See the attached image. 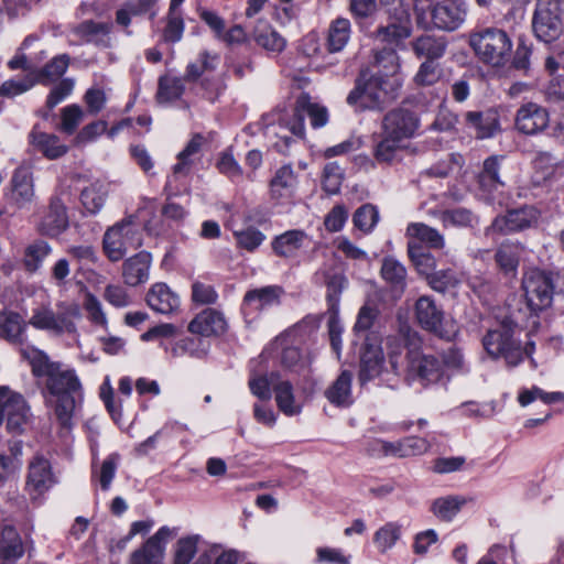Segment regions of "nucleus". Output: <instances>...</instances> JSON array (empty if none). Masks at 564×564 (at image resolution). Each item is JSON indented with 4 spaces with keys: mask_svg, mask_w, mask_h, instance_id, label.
Returning a JSON list of instances; mask_svg holds the SVG:
<instances>
[{
    "mask_svg": "<svg viewBox=\"0 0 564 564\" xmlns=\"http://www.w3.org/2000/svg\"><path fill=\"white\" fill-rule=\"evenodd\" d=\"M152 257L147 251H141L124 260L122 264V278L126 284L137 286L149 280Z\"/></svg>",
    "mask_w": 564,
    "mask_h": 564,
    "instance_id": "25",
    "label": "nucleus"
},
{
    "mask_svg": "<svg viewBox=\"0 0 564 564\" xmlns=\"http://www.w3.org/2000/svg\"><path fill=\"white\" fill-rule=\"evenodd\" d=\"M202 556L208 558V564H238L243 560L240 552L236 550H220L218 546L210 547Z\"/></svg>",
    "mask_w": 564,
    "mask_h": 564,
    "instance_id": "64",
    "label": "nucleus"
},
{
    "mask_svg": "<svg viewBox=\"0 0 564 564\" xmlns=\"http://www.w3.org/2000/svg\"><path fill=\"white\" fill-rule=\"evenodd\" d=\"M149 306L161 314H171L180 306V299L165 283H155L147 295Z\"/></svg>",
    "mask_w": 564,
    "mask_h": 564,
    "instance_id": "29",
    "label": "nucleus"
},
{
    "mask_svg": "<svg viewBox=\"0 0 564 564\" xmlns=\"http://www.w3.org/2000/svg\"><path fill=\"white\" fill-rule=\"evenodd\" d=\"M446 41L442 36L433 35H421L416 37L412 43V50L417 57H426V61H433L441 58L446 51Z\"/></svg>",
    "mask_w": 564,
    "mask_h": 564,
    "instance_id": "34",
    "label": "nucleus"
},
{
    "mask_svg": "<svg viewBox=\"0 0 564 564\" xmlns=\"http://www.w3.org/2000/svg\"><path fill=\"white\" fill-rule=\"evenodd\" d=\"M516 325L503 321L487 330L482 337V346L492 359H503L508 367H517L524 360L521 341L514 337Z\"/></svg>",
    "mask_w": 564,
    "mask_h": 564,
    "instance_id": "5",
    "label": "nucleus"
},
{
    "mask_svg": "<svg viewBox=\"0 0 564 564\" xmlns=\"http://www.w3.org/2000/svg\"><path fill=\"white\" fill-rule=\"evenodd\" d=\"M409 341L413 348L406 352V380L417 381L423 387L437 383L444 376L442 362L434 355L423 354L419 349L417 334L409 335Z\"/></svg>",
    "mask_w": 564,
    "mask_h": 564,
    "instance_id": "8",
    "label": "nucleus"
},
{
    "mask_svg": "<svg viewBox=\"0 0 564 564\" xmlns=\"http://www.w3.org/2000/svg\"><path fill=\"white\" fill-rule=\"evenodd\" d=\"M310 118L311 126L315 129L324 127L328 121L326 107L311 100L307 94L297 97L294 108L278 115L280 131L275 134L289 145L292 137L303 138L305 132L304 119Z\"/></svg>",
    "mask_w": 564,
    "mask_h": 564,
    "instance_id": "2",
    "label": "nucleus"
},
{
    "mask_svg": "<svg viewBox=\"0 0 564 564\" xmlns=\"http://www.w3.org/2000/svg\"><path fill=\"white\" fill-rule=\"evenodd\" d=\"M273 391L276 405L283 414L294 416L302 412V404L295 399L293 386L290 381L279 380L273 386Z\"/></svg>",
    "mask_w": 564,
    "mask_h": 564,
    "instance_id": "36",
    "label": "nucleus"
},
{
    "mask_svg": "<svg viewBox=\"0 0 564 564\" xmlns=\"http://www.w3.org/2000/svg\"><path fill=\"white\" fill-rule=\"evenodd\" d=\"M297 185L296 175L291 165H283L270 182V194L273 199H289L294 195Z\"/></svg>",
    "mask_w": 564,
    "mask_h": 564,
    "instance_id": "32",
    "label": "nucleus"
},
{
    "mask_svg": "<svg viewBox=\"0 0 564 564\" xmlns=\"http://www.w3.org/2000/svg\"><path fill=\"white\" fill-rule=\"evenodd\" d=\"M251 37L260 47L270 53H281L286 45L284 37L263 20L256 23Z\"/></svg>",
    "mask_w": 564,
    "mask_h": 564,
    "instance_id": "31",
    "label": "nucleus"
},
{
    "mask_svg": "<svg viewBox=\"0 0 564 564\" xmlns=\"http://www.w3.org/2000/svg\"><path fill=\"white\" fill-rule=\"evenodd\" d=\"M55 313L50 305H41L33 310L28 324L39 330L54 335L75 334V321L82 317L80 307L76 303H59Z\"/></svg>",
    "mask_w": 564,
    "mask_h": 564,
    "instance_id": "6",
    "label": "nucleus"
},
{
    "mask_svg": "<svg viewBox=\"0 0 564 564\" xmlns=\"http://www.w3.org/2000/svg\"><path fill=\"white\" fill-rule=\"evenodd\" d=\"M379 220L377 208L370 204L360 206L354 214L352 221L356 228L365 234H369Z\"/></svg>",
    "mask_w": 564,
    "mask_h": 564,
    "instance_id": "58",
    "label": "nucleus"
},
{
    "mask_svg": "<svg viewBox=\"0 0 564 564\" xmlns=\"http://www.w3.org/2000/svg\"><path fill=\"white\" fill-rule=\"evenodd\" d=\"M410 34V18L404 21H395L394 19H391V22L387 26H381L377 30L376 37L381 42L393 44L409 37Z\"/></svg>",
    "mask_w": 564,
    "mask_h": 564,
    "instance_id": "48",
    "label": "nucleus"
},
{
    "mask_svg": "<svg viewBox=\"0 0 564 564\" xmlns=\"http://www.w3.org/2000/svg\"><path fill=\"white\" fill-rule=\"evenodd\" d=\"M443 75V70L436 62H423L414 76V83L417 86H432L436 84Z\"/></svg>",
    "mask_w": 564,
    "mask_h": 564,
    "instance_id": "61",
    "label": "nucleus"
},
{
    "mask_svg": "<svg viewBox=\"0 0 564 564\" xmlns=\"http://www.w3.org/2000/svg\"><path fill=\"white\" fill-rule=\"evenodd\" d=\"M408 253L417 272L427 280L436 269L435 258L431 253L423 251L419 243L414 241H409Z\"/></svg>",
    "mask_w": 564,
    "mask_h": 564,
    "instance_id": "47",
    "label": "nucleus"
},
{
    "mask_svg": "<svg viewBox=\"0 0 564 564\" xmlns=\"http://www.w3.org/2000/svg\"><path fill=\"white\" fill-rule=\"evenodd\" d=\"M112 24L110 22H96L85 20L72 29L73 34L86 43H94L98 46L107 47L110 44V32Z\"/></svg>",
    "mask_w": 564,
    "mask_h": 564,
    "instance_id": "26",
    "label": "nucleus"
},
{
    "mask_svg": "<svg viewBox=\"0 0 564 564\" xmlns=\"http://www.w3.org/2000/svg\"><path fill=\"white\" fill-rule=\"evenodd\" d=\"M23 553L24 546L15 528L3 524L0 530V554L4 558H19Z\"/></svg>",
    "mask_w": 564,
    "mask_h": 564,
    "instance_id": "41",
    "label": "nucleus"
},
{
    "mask_svg": "<svg viewBox=\"0 0 564 564\" xmlns=\"http://www.w3.org/2000/svg\"><path fill=\"white\" fill-rule=\"evenodd\" d=\"M108 189L106 184L94 182L82 191L80 198L83 206L91 214L99 212L107 198Z\"/></svg>",
    "mask_w": 564,
    "mask_h": 564,
    "instance_id": "45",
    "label": "nucleus"
},
{
    "mask_svg": "<svg viewBox=\"0 0 564 564\" xmlns=\"http://www.w3.org/2000/svg\"><path fill=\"white\" fill-rule=\"evenodd\" d=\"M469 44L476 56L495 67L506 65L512 53V41L508 33L498 28H485L470 34Z\"/></svg>",
    "mask_w": 564,
    "mask_h": 564,
    "instance_id": "3",
    "label": "nucleus"
},
{
    "mask_svg": "<svg viewBox=\"0 0 564 564\" xmlns=\"http://www.w3.org/2000/svg\"><path fill=\"white\" fill-rule=\"evenodd\" d=\"M433 215H437L445 228H471L478 224V217L470 209L464 207L434 212Z\"/></svg>",
    "mask_w": 564,
    "mask_h": 564,
    "instance_id": "39",
    "label": "nucleus"
},
{
    "mask_svg": "<svg viewBox=\"0 0 564 564\" xmlns=\"http://www.w3.org/2000/svg\"><path fill=\"white\" fill-rule=\"evenodd\" d=\"M159 0H131L124 3L116 13V21L122 26H128L131 22V17L150 14V19L156 15V3Z\"/></svg>",
    "mask_w": 564,
    "mask_h": 564,
    "instance_id": "37",
    "label": "nucleus"
},
{
    "mask_svg": "<svg viewBox=\"0 0 564 564\" xmlns=\"http://www.w3.org/2000/svg\"><path fill=\"white\" fill-rule=\"evenodd\" d=\"M522 288L529 306L543 310L551 305L554 293L552 276L539 270H532L523 276Z\"/></svg>",
    "mask_w": 564,
    "mask_h": 564,
    "instance_id": "12",
    "label": "nucleus"
},
{
    "mask_svg": "<svg viewBox=\"0 0 564 564\" xmlns=\"http://www.w3.org/2000/svg\"><path fill=\"white\" fill-rule=\"evenodd\" d=\"M352 373L343 370L337 379L326 389L325 397L334 405L346 408L352 404Z\"/></svg>",
    "mask_w": 564,
    "mask_h": 564,
    "instance_id": "33",
    "label": "nucleus"
},
{
    "mask_svg": "<svg viewBox=\"0 0 564 564\" xmlns=\"http://www.w3.org/2000/svg\"><path fill=\"white\" fill-rule=\"evenodd\" d=\"M400 535L401 527L394 522H389L375 533L373 542L378 550L384 553L395 544Z\"/></svg>",
    "mask_w": 564,
    "mask_h": 564,
    "instance_id": "57",
    "label": "nucleus"
},
{
    "mask_svg": "<svg viewBox=\"0 0 564 564\" xmlns=\"http://www.w3.org/2000/svg\"><path fill=\"white\" fill-rule=\"evenodd\" d=\"M467 501L468 499L463 496L441 497L432 502L431 511L437 519L449 522L456 517Z\"/></svg>",
    "mask_w": 564,
    "mask_h": 564,
    "instance_id": "40",
    "label": "nucleus"
},
{
    "mask_svg": "<svg viewBox=\"0 0 564 564\" xmlns=\"http://www.w3.org/2000/svg\"><path fill=\"white\" fill-rule=\"evenodd\" d=\"M185 24L181 10L169 9L162 40L166 43H177L182 40Z\"/></svg>",
    "mask_w": 564,
    "mask_h": 564,
    "instance_id": "52",
    "label": "nucleus"
},
{
    "mask_svg": "<svg viewBox=\"0 0 564 564\" xmlns=\"http://www.w3.org/2000/svg\"><path fill=\"white\" fill-rule=\"evenodd\" d=\"M416 334L415 332L408 330L406 335L399 334L393 336H388L386 339V347L388 352L389 362L394 372L399 371L400 366V357L402 355L404 348V341L408 343V350L413 348L409 341V335Z\"/></svg>",
    "mask_w": 564,
    "mask_h": 564,
    "instance_id": "54",
    "label": "nucleus"
},
{
    "mask_svg": "<svg viewBox=\"0 0 564 564\" xmlns=\"http://www.w3.org/2000/svg\"><path fill=\"white\" fill-rule=\"evenodd\" d=\"M279 376L272 372L270 376L251 377L249 388L251 392L261 400L271 399V389L279 382Z\"/></svg>",
    "mask_w": 564,
    "mask_h": 564,
    "instance_id": "63",
    "label": "nucleus"
},
{
    "mask_svg": "<svg viewBox=\"0 0 564 564\" xmlns=\"http://www.w3.org/2000/svg\"><path fill=\"white\" fill-rule=\"evenodd\" d=\"M29 143L34 151L41 153L47 160H57L64 156L69 148L54 133L42 131L35 124L29 133Z\"/></svg>",
    "mask_w": 564,
    "mask_h": 564,
    "instance_id": "20",
    "label": "nucleus"
},
{
    "mask_svg": "<svg viewBox=\"0 0 564 564\" xmlns=\"http://www.w3.org/2000/svg\"><path fill=\"white\" fill-rule=\"evenodd\" d=\"M351 26L348 19L337 18L328 29L327 47L332 53L341 51L350 39Z\"/></svg>",
    "mask_w": 564,
    "mask_h": 564,
    "instance_id": "42",
    "label": "nucleus"
},
{
    "mask_svg": "<svg viewBox=\"0 0 564 564\" xmlns=\"http://www.w3.org/2000/svg\"><path fill=\"white\" fill-rule=\"evenodd\" d=\"M410 241L422 242L432 249H442L445 246L444 236L435 228L423 223H412L406 228Z\"/></svg>",
    "mask_w": 564,
    "mask_h": 564,
    "instance_id": "35",
    "label": "nucleus"
},
{
    "mask_svg": "<svg viewBox=\"0 0 564 564\" xmlns=\"http://www.w3.org/2000/svg\"><path fill=\"white\" fill-rule=\"evenodd\" d=\"M467 11L465 0H442L431 7V21L438 30L455 31L465 22Z\"/></svg>",
    "mask_w": 564,
    "mask_h": 564,
    "instance_id": "14",
    "label": "nucleus"
},
{
    "mask_svg": "<svg viewBox=\"0 0 564 564\" xmlns=\"http://www.w3.org/2000/svg\"><path fill=\"white\" fill-rule=\"evenodd\" d=\"M558 12L557 0H538L532 26L540 41L549 43L560 36L562 22Z\"/></svg>",
    "mask_w": 564,
    "mask_h": 564,
    "instance_id": "10",
    "label": "nucleus"
},
{
    "mask_svg": "<svg viewBox=\"0 0 564 564\" xmlns=\"http://www.w3.org/2000/svg\"><path fill=\"white\" fill-rule=\"evenodd\" d=\"M119 460L120 455L113 453L104 459L98 469L93 467V478H96L99 481L102 490H108L110 488Z\"/></svg>",
    "mask_w": 564,
    "mask_h": 564,
    "instance_id": "55",
    "label": "nucleus"
},
{
    "mask_svg": "<svg viewBox=\"0 0 564 564\" xmlns=\"http://www.w3.org/2000/svg\"><path fill=\"white\" fill-rule=\"evenodd\" d=\"M415 317L420 326L440 337H444L443 319L444 312L429 295L420 296L414 306Z\"/></svg>",
    "mask_w": 564,
    "mask_h": 564,
    "instance_id": "18",
    "label": "nucleus"
},
{
    "mask_svg": "<svg viewBox=\"0 0 564 564\" xmlns=\"http://www.w3.org/2000/svg\"><path fill=\"white\" fill-rule=\"evenodd\" d=\"M185 90L184 79L163 75L159 78L156 100L160 104L171 102L181 98Z\"/></svg>",
    "mask_w": 564,
    "mask_h": 564,
    "instance_id": "44",
    "label": "nucleus"
},
{
    "mask_svg": "<svg viewBox=\"0 0 564 564\" xmlns=\"http://www.w3.org/2000/svg\"><path fill=\"white\" fill-rule=\"evenodd\" d=\"M26 323L14 312H0V337L12 344H20Z\"/></svg>",
    "mask_w": 564,
    "mask_h": 564,
    "instance_id": "38",
    "label": "nucleus"
},
{
    "mask_svg": "<svg viewBox=\"0 0 564 564\" xmlns=\"http://www.w3.org/2000/svg\"><path fill=\"white\" fill-rule=\"evenodd\" d=\"M381 276L395 290L403 292L405 288L406 270L393 258H384L381 265Z\"/></svg>",
    "mask_w": 564,
    "mask_h": 564,
    "instance_id": "49",
    "label": "nucleus"
},
{
    "mask_svg": "<svg viewBox=\"0 0 564 564\" xmlns=\"http://www.w3.org/2000/svg\"><path fill=\"white\" fill-rule=\"evenodd\" d=\"M234 236L236 238L237 246L249 252L254 251L265 240V235L253 227L235 231Z\"/></svg>",
    "mask_w": 564,
    "mask_h": 564,
    "instance_id": "62",
    "label": "nucleus"
},
{
    "mask_svg": "<svg viewBox=\"0 0 564 564\" xmlns=\"http://www.w3.org/2000/svg\"><path fill=\"white\" fill-rule=\"evenodd\" d=\"M375 65L379 68L378 74L384 79H394L393 76L400 68L399 56L392 48H383L376 52Z\"/></svg>",
    "mask_w": 564,
    "mask_h": 564,
    "instance_id": "51",
    "label": "nucleus"
},
{
    "mask_svg": "<svg viewBox=\"0 0 564 564\" xmlns=\"http://www.w3.org/2000/svg\"><path fill=\"white\" fill-rule=\"evenodd\" d=\"M550 123L547 109L536 102L522 105L516 115V128L524 134H536Z\"/></svg>",
    "mask_w": 564,
    "mask_h": 564,
    "instance_id": "16",
    "label": "nucleus"
},
{
    "mask_svg": "<svg viewBox=\"0 0 564 564\" xmlns=\"http://www.w3.org/2000/svg\"><path fill=\"white\" fill-rule=\"evenodd\" d=\"M68 227V216L66 207L59 197H53L50 202L48 209L39 224L41 234L56 237Z\"/></svg>",
    "mask_w": 564,
    "mask_h": 564,
    "instance_id": "23",
    "label": "nucleus"
},
{
    "mask_svg": "<svg viewBox=\"0 0 564 564\" xmlns=\"http://www.w3.org/2000/svg\"><path fill=\"white\" fill-rule=\"evenodd\" d=\"M284 290L280 285H268L250 290L245 294L242 312L246 316L261 312L267 307L279 304Z\"/></svg>",
    "mask_w": 564,
    "mask_h": 564,
    "instance_id": "21",
    "label": "nucleus"
},
{
    "mask_svg": "<svg viewBox=\"0 0 564 564\" xmlns=\"http://www.w3.org/2000/svg\"><path fill=\"white\" fill-rule=\"evenodd\" d=\"M204 138L200 134H195L187 143L185 149L177 155L178 162L173 166V175H187L193 164L192 156L200 151Z\"/></svg>",
    "mask_w": 564,
    "mask_h": 564,
    "instance_id": "50",
    "label": "nucleus"
},
{
    "mask_svg": "<svg viewBox=\"0 0 564 564\" xmlns=\"http://www.w3.org/2000/svg\"><path fill=\"white\" fill-rule=\"evenodd\" d=\"M68 65L69 56L67 54L55 56L34 76L36 83L47 85L51 82L57 80L65 74Z\"/></svg>",
    "mask_w": 564,
    "mask_h": 564,
    "instance_id": "46",
    "label": "nucleus"
},
{
    "mask_svg": "<svg viewBox=\"0 0 564 564\" xmlns=\"http://www.w3.org/2000/svg\"><path fill=\"white\" fill-rule=\"evenodd\" d=\"M175 535L173 529L160 528L144 544L135 550L130 557V564H158L164 556L167 542Z\"/></svg>",
    "mask_w": 564,
    "mask_h": 564,
    "instance_id": "15",
    "label": "nucleus"
},
{
    "mask_svg": "<svg viewBox=\"0 0 564 564\" xmlns=\"http://www.w3.org/2000/svg\"><path fill=\"white\" fill-rule=\"evenodd\" d=\"M467 126L475 130L477 138L487 139L499 131V116L494 109L468 111L465 115Z\"/></svg>",
    "mask_w": 564,
    "mask_h": 564,
    "instance_id": "27",
    "label": "nucleus"
},
{
    "mask_svg": "<svg viewBox=\"0 0 564 564\" xmlns=\"http://www.w3.org/2000/svg\"><path fill=\"white\" fill-rule=\"evenodd\" d=\"M227 322L221 312L206 308L189 323L188 330L200 336L220 335L226 332Z\"/></svg>",
    "mask_w": 564,
    "mask_h": 564,
    "instance_id": "24",
    "label": "nucleus"
},
{
    "mask_svg": "<svg viewBox=\"0 0 564 564\" xmlns=\"http://www.w3.org/2000/svg\"><path fill=\"white\" fill-rule=\"evenodd\" d=\"M34 197L32 173L25 167L17 169L11 178V203L18 208H24L33 202Z\"/></svg>",
    "mask_w": 564,
    "mask_h": 564,
    "instance_id": "22",
    "label": "nucleus"
},
{
    "mask_svg": "<svg viewBox=\"0 0 564 564\" xmlns=\"http://www.w3.org/2000/svg\"><path fill=\"white\" fill-rule=\"evenodd\" d=\"M51 253V247L46 241L39 240L30 245L24 254V265L28 271L35 272L41 268L44 259Z\"/></svg>",
    "mask_w": 564,
    "mask_h": 564,
    "instance_id": "56",
    "label": "nucleus"
},
{
    "mask_svg": "<svg viewBox=\"0 0 564 564\" xmlns=\"http://www.w3.org/2000/svg\"><path fill=\"white\" fill-rule=\"evenodd\" d=\"M414 148L411 143L397 141L386 134L380 133V140L375 143L372 155L380 165H394L400 163L404 156L412 155Z\"/></svg>",
    "mask_w": 564,
    "mask_h": 564,
    "instance_id": "17",
    "label": "nucleus"
},
{
    "mask_svg": "<svg viewBox=\"0 0 564 564\" xmlns=\"http://www.w3.org/2000/svg\"><path fill=\"white\" fill-rule=\"evenodd\" d=\"M399 85L397 79H384L362 70L355 88L347 96V104L359 110L380 107L387 99L394 97L393 91Z\"/></svg>",
    "mask_w": 564,
    "mask_h": 564,
    "instance_id": "4",
    "label": "nucleus"
},
{
    "mask_svg": "<svg viewBox=\"0 0 564 564\" xmlns=\"http://www.w3.org/2000/svg\"><path fill=\"white\" fill-rule=\"evenodd\" d=\"M55 484L50 462L36 455L29 464L26 489L33 498L48 490Z\"/></svg>",
    "mask_w": 564,
    "mask_h": 564,
    "instance_id": "19",
    "label": "nucleus"
},
{
    "mask_svg": "<svg viewBox=\"0 0 564 564\" xmlns=\"http://www.w3.org/2000/svg\"><path fill=\"white\" fill-rule=\"evenodd\" d=\"M83 118L84 111L78 105L66 106L61 110V124L58 129L70 135L76 131Z\"/></svg>",
    "mask_w": 564,
    "mask_h": 564,
    "instance_id": "59",
    "label": "nucleus"
},
{
    "mask_svg": "<svg viewBox=\"0 0 564 564\" xmlns=\"http://www.w3.org/2000/svg\"><path fill=\"white\" fill-rule=\"evenodd\" d=\"M21 356L29 361L35 377L46 378L45 389L51 398H55V416L63 427H69L76 398L82 397V383L75 370L51 361L45 352L34 347L22 348ZM47 401L53 402L52 399Z\"/></svg>",
    "mask_w": 564,
    "mask_h": 564,
    "instance_id": "1",
    "label": "nucleus"
},
{
    "mask_svg": "<svg viewBox=\"0 0 564 564\" xmlns=\"http://www.w3.org/2000/svg\"><path fill=\"white\" fill-rule=\"evenodd\" d=\"M347 279L344 274L335 273L329 276H327L326 280V300L328 304V311L337 315L338 307H339V301H340V294L344 291V289L347 286Z\"/></svg>",
    "mask_w": 564,
    "mask_h": 564,
    "instance_id": "53",
    "label": "nucleus"
},
{
    "mask_svg": "<svg viewBox=\"0 0 564 564\" xmlns=\"http://www.w3.org/2000/svg\"><path fill=\"white\" fill-rule=\"evenodd\" d=\"M142 246V232L133 216L109 227L102 238V250L111 262L123 259L128 251Z\"/></svg>",
    "mask_w": 564,
    "mask_h": 564,
    "instance_id": "7",
    "label": "nucleus"
},
{
    "mask_svg": "<svg viewBox=\"0 0 564 564\" xmlns=\"http://www.w3.org/2000/svg\"><path fill=\"white\" fill-rule=\"evenodd\" d=\"M307 240L305 231L300 229L288 230L273 238L271 248L275 256L281 258H293Z\"/></svg>",
    "mask_w": 564,
    "mask_h": 564,
    "instance_id": "30",
    "label": "nucleus"
},
{
    "mask_svg": "<svg viewBox=\"0 0 564 564\" xmlns=\"http://www.w3.org/2000/svg\"><path fill=\"white\" fill-rule=\"evenodd\" d=\"M198 536L181 538L174 549L173 564H189L197 552Z\"/></svg>",
    "mask_w": 564,
    "mask_h": 564,
    "instance_id": "60",
    "label": "nucleus"
},
{
    "mask_svg": "<svg viewBox=\"0 0 564 564\" xmlns=\"http://www.w3.org/2000/svg\"><path fill=\"white\" fill-rule=\"evenodd\" d=\"M503 156L492 155L485 160L479 174V185L486 192H492L503 185L500 178V162Z\"/></svg>",
    "mask_w": 564,
    "mask_h": 564,
    "instance_id": "43",
    "label": "nucleus"
},
{
    "mask_svg": "<svg viewBox=\"0 0 564 564\" xmlns=\"http://www.w3.org/2000/svg\"><path fill=\"white\" fill-rule=\"evenodd\" d=\"M383 364L384 356L382 348L367 341L360 358L359 379L361 383L380 376L383 369Z\"/></svg>",
    "mask_w": 564,
    "mask_h": 564,
    "instance_id": "28",
    "label": "nucleus"
},
{
    "mask_svg": "<svg viewBox=\"0 0 564 564\" xmlns=\"http://www.w3.org/2000/svg\"><path fill=\"white\" fill-rule=\"evenodd\" d=\"M541 210L533 205L508 210L507 214L497 216L488 231L509 234L525 230L538 226Z\"/></svg>",
    "mask_w": 564,
    "mask_h": 564,
    "instance_id": "13",
    "label": "nucleus"
},
{
    "mask_svg": "<svg viewBox=\"0 0 564 564\" xmlns=\"http://www.w3.org/2000/svg\"><path fill=\"white\" fill-rule=\"evenodd\" d=\"M420 127L417 116L404 108L387 112L381 122V133L404 143L415 137Z\"/></svg>",
    "mask_w": 564,
    "mask_h": 564,
    "instance_id": "11",
    "label": "nucleus"
},
{
    "mask_svg": "<svg viewBox=\"0 0 564 564\" xmlns=\"http://www.w3.org/2000/svg\"><path fill=\"white\" fill-rule=\"evenodd\" d=\"M24 398L8 387L0 386V424L7 422L10 433L21 434L30 419Z\"/></svg>",
    "mask_w": 564,
    "mask_h": 564,
    "instance_id": "9",
    "label": "nucleus"
}]
</instances>
